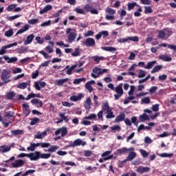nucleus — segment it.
Segmentation results:
<instances>
[{"instance_id": "56", "label": "nucleus", "mask_w": 176, "mask_h": 176, "mask_svg": "<svg viewBox=\"0 0 176 176\" xmlns=\"http://www.w3.org/2000/svg\"><path fill=\"white\" fill-rule=\"evenodd\" d=\"M38 122H39V118H34L32 119V120L30 122V125L35 126V124H36V123H38Z\"/></svg>"}, {"instance_id": "52", "label": "nucleus", "mask_w": 176, "mask_h": 176, "mask_svg": "<svg viewBox=\"0 0 176 176\" xmlns=\"http://www.w3.org/2000/svg\"><path fill=\"white\" fill-rule=\"evenodd\" d=\"M96 118H97V115L94 113L89 114L88 116H85L84 118V119H89V120H93Z\"/></svg>"}, {"instance_id": "32", "label": "nucleus", "mask_w": 176, "mask_h": 176, "mask_svg": "<svg viewBox=\"0 0 176 176\" xmlns=\"http://www.w3.org/2000/svg\"><path fill=\"white\" fill-rule=\"evenodd\" d=\"M65 82H68V78L56 80V85H57V86H63V85L65 84Z\"/></svg>"}, {"instance_id": "16", "label": "nucleus", "mask_w": 176, "mask_h": 176, "mask_svg": "<svg viewBox=\"0 0 176 176\" xmlns=\"http://www.w3.org/2000/svg\"><path fill=\"white\" fill-rule=\"evenodd\" d=\"M34 38H35V35L34 34H32L29 36H27L26 40L24 41V45H30V43H32V41H34Z\"/></svg>"}, {"instance_id": "43", "label": "nucleus", "mask_w": 176, "mask_h": 176, "mask_svg": "<svg viewBox=\"0 0 176 176\" xmlns=\"http://www.w3.org/2000/svg\"><path fill=\"white\" fill-rule=\"evenodd\" d=\"M35 148H36V144L31 143L30 146L27 148V151H31V152H34V151H35Z\"/></svg>"}, {"instance_id": "40", "label": "nucleus", "mask_w": 176, "mask_h": 176, "mask_svg": "<svg viewBox=\"0 0 176 176\" xmlns=\"http://www.w3.org/2000/svg\"><path fill=\"white\" fill-rule=\"evenodd\" d=\"M58 149V146L56 145L51 146L47 150H45V152H56Z\"/></svg>"}, {"instance_id": "1", "label": "nucleus", "mask_w": 176, "mask_h": 176, "mask_svg": "<svg viewBox=\"0 0 176 176\" xmlns=\"http://www.w3.org/2000/svg\"><path fill=\"white\" fill-rule=\"evenodd\" d=\"M102 109L107 113L106 119H113V118H115L112 107H109L108 101H104L102 103Z\"/></svg>"}, {"instance_id": "41", "label": "nucleus", "mask_w": 176, "mask_h": 176, "mask_svg": "<svg viewBox=\"0 0 176 176\" xmlns=\"http://www.w3.org/2000/svg\"><path fill=\"white\" fill-rule=\"evenodd\" d=\"M146 75V72H145V70H139L138 78H144Z\"/></svg>"}, {"instance_id": "61", "label": "nucleus", "mask_w": 176, "mask_h": 176, "mask_svg": "<svg viewBox=\"0 0 176 176\" xmlns=\"http://www.w3.org/2000/svg\"><path fill=\"white\" fill-rule=\"evenodd\" d=\"M140 2L142 3V5H152L151 0H140Z\"/></svg>"}, {"instance_id": "63", "label": "nucleus", "mask_w": 176, "mask_h": 176, "mask_svg": "<svg viewBox=\"0 0 176 176\" xmlns=\"http://www.w3.org/2000/svg\"><path fill=\"white\" fill-rule=\"evenodd\" d=\"M16 6H17V5L16 4H10L7 7V10L8 12H10L11 10H13V9H14V8H16Z\"/></svg>"}, {"instance_id": "48", "label": "nucleus", "mask_w": 176, "mask_h": 176, "mask_svg": "<svg viewBox=\"0 0 176 176\" xmlns=\"http://www.w3.org/2000/svg\"><path fill=\"white\" fill-rule=\"evenodd\" d=\"M27 86H28V84L27 82H21L17 86V87L18 89H27Z\"/></svg>"}, {"instance_id": "62", "label": "nucleus", "mask_w": 176, "mask_h": 176, "mask_svg": "<svg viewBox=\"0 0 176 176\" xmlns=\"http://www.w3.org/2000/svg\"><path fill=\"white\" fill-rule=\"evenodd\" d=\"M52 24V21L49 20L46 22H43V23L41 24V27H49Z\"/></svg>"}, {"instance_id": "35", "label": "nucleus", "mask_w": 176, "mask_h": 176, "mask_svg": "<svg viewBox=\"0 0 176 176\" xmlns=\"http://www.w3.org/2000/svg\"><path fill=\"white\" fill-rule=\"evenodd\" d=\"M163 68V65H156L154 67V68L151 70V74H155V72H159L160 69Z\"/></svg>"}, {"instance_id": "15", "label": "nucleus", "mask_w": 176, "mask_h": 176, "mask_svg": "<svg viewBox=\"0 0 176 176\" xmlns=\"http://www.w3.org/2000/svg\"><path fill=\"white\" fill-rule=\"evenodd\" d=\"M149 170H151V168L146 166V167H144V166H139L138 168V169L136 170V171L138 173H139V174H144V173H148V171H149Z\"/></svg>"}, {"instance_id": "19", "label": "nucleus", "mask_w": 176, "mask_h": 176, "mask_svg": "<svg viewBox=\"0 0 176 176\" xmlns=\"http://www.w3.org/2000/svg\"><path fill=\"white\" fill-rule=\"evenodd\" d=\"M124 118H126V114H124V113H120L115 119L116 123L123 122V120H124Z\"/></svg>"}, {"instance_id": "27", "label": "nucleus", "mask_w": 176, "mask_h": 176, "mask_svg": "<svg viewBox=\"0 0 176 176\" xmlns=\"http://www.w3.org/2000/svg\"><path fill=\"white\" fill-rule=\"evenodd\" d=\"M12 135H23L24 131L21 129H16L11 131Z\"/></svg>"}, {"instance_id": "26", "label": "nucleus", "mask_w": 176, "mask_h": 176, "mask_svg": "<svg viewBox=\"0 0 176 176\" xmlns=\"http://www.w3.org/2000/svg\"><path fill=\"white\" fill-rule=\"evenodd\" d=\"M159 59L162 60V61H172L173 60V58L170 57V56H167L164 54H162L159 56Z\"/></svg>"}, {"instance_id": "22", "label": "nucleus", "mask_w": 176, "mask_h": 176, "mask_svg": "<svg viewBox=\"0 0 176 176\" xmlns=\"http://www.w3.org/2000/svg\"><path fill=\"white\" fill-rule=\"evenodd\" d=\"M109 35V34L108 33V31H102L96 35V39H100L101 36H103V38H107V36Z\"/></svg>"}, {"instance_id": "11", "label": "nucleus", "mask_w": 176, "mask_h": 176, "mask_svg": "<svg viewBox=\"0 0 176 176\" xmlns=\"http://www.w3.org/2000/svg\"><path fill=\"white\" fill-rule=\"evenodd\" d=\"M91 76L92 78H94L95 79L97 78H100V75H101V68L99 67H95L93 69Z\"/></svg>"}, {"instance_id": "34", "label": "nucleus", "mask_w": 176, "mask_h": 176, "mask_svg": "<svg viewBox=\"0 0 176 176\" xmlns=\"http://www.w3.org/2000/svg\"><path fill=\"white\" fill-rule=\"evenodd\" d=\"M101 49L105 52H116V48L113 47H102Z\"/></svg>"}, {"instance_id": "28", "label": "nucleus", "mask_w": 176, "mask_h": 176, "mask_svg": "<svg viewBox=\"0 0 176 176\" xmlns=\"http://www.w3.org/2000/svg\"><path fill=\"white\" fill-rule=\"evenodd\" d=\"M1 149V153H6V152H9L12 147L10 146L2 145L0 146Z\"/></svg>"}, {"instance_id": "7", "label": "nucleus", "mask_w": 176, "mask_h": 176, "mask_svg": "<svg viewBox=\"0 0 176 176\" xmlns=\"http://www.w3.org/2000/svg\"><path fill=\"white\" fill-rule=\"evenodd\" d=\"M58 134H60L61 137H65V135L68 134V129H67L65 126L57 129L55 131V135H58Z\"/></svg>"}, {"instance_id": "36", "label": "nucleus", "mask_w": 176, "mask_h": 176, "mask_svg": "<svg viewBox=\"0 0 176 176\" xmlns=\"http://www.w3.org/2000/svg\"><path fill=\"white\" fill-rule=\"evenodd\" d=\"M129 152V149L126 147H123L122 148L117 150L118 155H122V153H127Z\"/></svg>"}, {"instance_id": "13", "label": "nucleus", "mask_w": 176, "mask_h": 176, "mask_svg": "<svg viewBox=\"0 0 176 176\" xmlns=\"http://www.w3.org/2000/svg\"><path fill=\"white\" fill-rule=\"evenodd\" d=\"M80 145L85 146V145H86V142H83L80 139H76L73 143L71 144V146H79Z\"/></svg>"}, {"instance_id": "64", "label": "nucleus", "mask_w": 176, "mask_h": 176, "mask_svg": "<svg viewBox=\"0 0 176 176\" xmlns=\"http://www.w3.org/2000/svg\"><path fill=\"white\" fill-rule=\"evenodd\" d=\"M45 50L47 53H53V47H52V45H47L45 47Z\"/></svg>"}, {"instance_id": "50", "label": "nucleus", "mask_w": 176, "mask_h": 176, "mask_svg": "<svg viewBox=\"0 0 176 176\" xmlns=\"http://www.w3.org/2000/svg\"><path fill=\"white\" fill-rule=\"evenodd\" d=\"M12 35H13V29H10L5 32V36L7 38H10V36H12Z\"/></svg>"}, {"instance_id": "20", "label": "nucleus", "mask_w": 176, "mask_h": 176, "mask_svg": "<svg viewBox=\"0 0 176 176\" xmlns=\"http://www.w3.org/2000/svg\"><path fill=\"white\" fill-rule=\"evenodd\" d=\"M23 108V113H25V116H28L30 113V106L27 103H24L22 104Z\"/></svg>"}, {"instance_id": "45", "label": "nucleus", "mask_w": 176, "mask_h": 176, "mask_svg": "<svg viewBox=\"0 0 176 176\" xmlns=\"http://www.w3.org/2000/svg\"><path fill=\"white\" fill-rule=\"evenodd\" d=\"M81 82H86V78H78V79H75L74 80V85H79V83H80Z\"/></svg>"}, {"instance_id": "24", "label": "nucleus", "mask_w": 176, "mask_h": 176, "mask_svg": "<svg viewBox=\"0 0 176 176\" xmlns=\"http://www.w3.org/2000/svg\"><path fill=\"white\" fill-rule=\"evenodd\" d=\"M52 9H53V6H52V5H47L43 10H40L39 13L40 14H43L47 12H49V10H52Z\"/></svg>"}, {"instance_id": "2", "label": "nucleus", "mask_w": 176, "mask_h": 176, "mask_svg": "<svg viewBox=\"0 0 176 176\" xmlns=\"http://www.w3.org/2000/svg\"><path fill=\"white\" fill-rule=\"evenodd\" d=\"M12 78L11 72L9 69H3L1 72V79L3 83L7 85L10 82V78Z\"/></svg>"}, {"instance_id": "21", "label": "nucleus", "mask_w": 176, "mask_h": 176, "mask_svg": "<svg viewBox=\"0 0 176 176\" xmlns=\"http://www.w3.org/2000/svg\"><path fill=\"white\" fill-rule=\"evenodd\" d=\"M85 109H90L91 108V98L90 97L87 98L84 103Z\"/></svg>"}, {"instance_id": "51", "label": "nucleus", "mask_w": 176, "mask_h": 176, "mask_svg": "<svg viewBox=\"0 0 176 176\" xmlns=\"http://www.w3.org/2000/svg\"><path fill=\"white\" fill-rule=\"evenodd\" d=\"M142 104H149L151 102V98L149 97H145L141 100Z\"/></svg>"}, {"instance_id": "12", "label": "nucleus", "mask_w": 176, "mask_h": 176, "mask_svg": "<svg viewBox=\"0 0 176 176\" xmlns=\"http://www.w3.org/2000/svg\"><path fill=\"white\" fill-rule=\"evenodd\" d=\"M13 168H19V167H23L24 166V161L23 160H16L14 162L11 164Z\"/></svg>"}, {"instance_id": "3", "label": "nucleus", "mask_w": 176, "mask_h": 176, "mask_svg": "<svg viewBox=\"0 0 176 176\" xmlns=\"http://www.w3.org/2000/svg\"><path fill=\"white\" fill-rule=\"evenodd\" d=\"M66 34L68 35L67 42L69 43H72L76 39V30L72 28H67L66 30Z\"/></svg>"}, {"instance_id": "5", "label": "nucleus", "mask_w": 176, "mask_h": 176, "mask_svg": "<svg viewBox=\"0 0 176 176\" xmlns=\"http://www.w3.org/2000/svg\"><path fill=\"white\" fill-rule=\"evenodd\" d=\"M106 13L108 14L105 16L106 20H113V19H115V17L113 16V14L116 13V10L108 7L106 9Z\"/></svg>"}, {"instance_id": "23", "label": "nucleus", "mask_w": 176, "mask_h": 176, "mask_svg": "<svg viewBox=\"0 0 176 176\" xmlns=\"http://www.w3.org/2000/svg\"><path fill=\"white\" fill-rule=\"evenodd\" d=\"M84 96L83 94H79L77 96H72L70 98V101H79L80 100H82V98H83Z\"/></svg>"}, {"instance_id": "53", "label": "nucleus", "mask_w": 176, "mask_h": 176, "mask_svg": "<svg viewBox=\"0 0 176 176\" xmlns=\"http://www.w3.org/2000/svg\"><path fill=\"white\" fill-rule=\"evenodd\" d=\"M158 155L160 157H171V156H173V154L167 153H161V154H158Z\"/></svg>"}, {"instance_id": "17", "label": "nucleus", "mask_w": 176, "mask_h": 176, "mask_svg": "<svg viewBox=\"0 0 176 176\" xmlns=\"http://www.w3.org/2000/svg\"><path fill=\"white\" fill-rule=\"evenodd\" d=\"M78 67V65H72L71 67L69 65L66 66V67L65 68V69H67V75H72V72L74 71V69H75V68H76Z\"/></svg>"}, {"instance_id": "46", "label": "nucleus", "mask_w": 176, "mask_h": 176, "mask_svg": "<svg viewBox=\"0 0 176 176\" xmlns=\"http://www.w3.org/2000/svg\"><path fill=\"white\" fill-rule=\"evenodd\" d=\"M52 156V155L50 153H43L41 154L40 153V157L41 159H49V157H50Z\"/></svg>"}, {"instance_id": "38", "label": "nucleus", "mask_w": 176, "mask_h": 176, "mask_svg": "<svg viewBox=\"0 0 176 176\" xmlns=\"http://www.w3.org/2000/svg\"><path fill=\"white\" fill-rule=\"evenodd\" d=\"M92 58L94 61H95L96 63H97V64H98L100 61H102V60H104V56H94L92 57Z\"/></svg>"}, {"instance_id": "54", "label": "nucleus", "mask_w": 176, "mask_h": 176, "mask_svg": "<svg viewBox=\"0 0 176 176\" xmlns=\"http://www.w3.org/2000/svg\"><path fill=\"white\" fill-rule=\"evenodd\" d=\"M23 72V69L20 67H15L12 69V74H21Z\"/></svg>"}, {"instance_id": "18", "label": "nucleus", "mask_w": 176, "mask_h": 176, "mask_svg": "<svg viewBox=\"0 0 176 176\" xmlns=\"http://www.w3.org/2000/svg\"><path fill=\"white\" fill-rule=\"evenodd\" d=\"M91 85H96V81L91 80L85 84L86 89L89 90V93H91L93 91V87H91Z\"/></svg>"}, {"instance_id": "33", "label": "nucleus", "mask_w": 176, "mask_h": 176, "mask_svg": "<svg viewBox=\"0 0 176 176\" xmlns=\"http://www.w3.org/2000/svg\"><path fill=\"white\" fill-rule=\"evenodd\" d=\"M59 116L61 118L62 120L65 122H69V116H65V113H59Z\"/></svg>"}, {"instance_id": "57", "label": "nucleus", "mask_w": 176, "mask_h": 176, "mask_svg": "<svg viewBox=\"0 0 176 176\" xmlns=\"http://www.w3.org/2000/svg\"><path fill=\"white\" fill-rule=\"evenodd\" d=\"M74 11L76 12V13H78V14H85V10H83V9L76 8L74 9Z\"/></svg>"}, {"instance_id": "31", "label": "nucleus", "mask_w": 176, "mask_h": 176, "mask_svg": "<svg viewBox=\"0 0 176 176\" xmlns=\"http://www.w3.org/2000/svg\"><path fill=\"white\" fill-rule=\"evenodd\" d=\"M136 156H137V153H135V152H131L127 156L126 161L131 162V160H134Z\"/></svg>"}, {"instance_id": "59", "label": "nucleus", "mask_w": 176, "mask_h": 176, "mask_svg": "<svg viewBox=\"0 0 176 176\" xmlns=\"http://www.w3.org/2000/svg\"><path fill=\"white\" fill-rule=\"evenodd\" d=\"M80 53H79V49L78 48H76L75 51L74 52H72V56L73 57H78V56H80Z\"/></svg>"}, {"instance_id": "8", "label": "nucleus", "mask_w": 176, "mask_h": 176, "mask_svg": "<svg viewBox=\"0 0 176 176\" xmlns=\"http://www.w3.org/2000/svg\"><path fill=\"white\" fill-rule=\"evenodd\" d=\"M28 157L32 161L38 160L41 158V152L34 151V153H29Z\"/></svg>"}, {"instance_id": "4", "label": "nucleus", "mask_w": 176, "mask_h": 176, "mask_svg": "<svg viewBox=\"0 0 176 176\" xmlns=\"http://www.w3.org/2000/svg\"><path fill=\"white\" fill-rule=\"evenodd\" d=\"M114 91H116V94H114V98L115 100H119L120 97H122L123 96L124 91H123V84L121 83L118 85L116 89H114Z\"/></svg>"}, {"instance_id": "30", "label": "nucleus", "mask_w": 176, "mask_h": 176, "mask_svg": "<svg viewBox=\"0 0 176 176\" xmlns=\"http://www.w3.org/2000/svg\"><path fill=\"white\" fill-rule=\"evenodd\" d=\"M30 29V25H25L23 26V28H21V30H18L16 35H19L20 34H23V32H25V31H28V30Z\"/></svg>"}, {"instance_id": "60", "label": "nucleus", "mask_w": 176, "mask_h": 176, "mask_svg": "<svg viewBox=\"0 0 176 176\" xmlns=\"http://www.w3.org/2000/svg\"><path fill=\"white\" fill-rule=\"evenodd\" d=\"M103 115H104V111H102V110L100 111L98 113V118L100 120H104Z\"/></svg>"}, {"instance_id": "47", "label": "nucleus", "mask_w": 176, "mask_h": 176, "mask_svg": "<svg viewBox=\"0 0 176 176\" xmlns=\"http://www.w3.org/2000/svg\"><path fill=\"white\" fill-rule=\"evenodd\" d=\"M140 152L142 156H143V157H144V158H146V157H148V156H149V153L146 152V151H145V150L140 149Z\"/></svg>"}, {"instance_id": "39", "label": "nucleus", "mask_w": 176, "mask_h": 176, "mask_svg": "<svg viewBox=\"0 0 176 176\" xmlns=\"http://www.w3.org/2000/svg\"><path fill=\"white\" fill-rule=\"evenodd\" d=\"M111 130L113 133H116V131H120V130H122V128L119 125H114L111 127Z\"/></svg>"}, {"instance_id": "49", "label": "nucleus", "mask_w": 176, "mask_h": 176, "mask_svg": "<svg viewBox=\"0 0 176 176\" xmlns=\"http://www.w3.org/2000/svg\"><path fill=\"white\" fill-rule=\"evenodd\" d=\"M152 12H153V10L151 6L144 7V13H146V14H148V13H152Z\"/></svg>"}, {"instance_id": "10", "label": "nucleus", "mask_w": 176, "mask_h": 176, "mask_svg": "<svg viewBox=\"0 0 176 176\" xmlns=\"http://www.w3.org/2000/svg\"><path fill=\"white\" fill-rule=\"evenodd\" d=\"M3 58L8 63V64H12L13 63H16V61H19V58L17 57L14 56V57H9L7 55H5L3 56Z\"/></svg>"}, {"instance_id": "6", "label": "nucleus", "mask_w": 176, "mask_h": 176, "mask_svg": "<svg viewBox=\"0 0 176 176\" xmlns=\"http://www.w3.org/2000/svg\"><path fill=\"white\" fill-rule=\"evenodd\" d=\"M82 45L87 47H92V46L96 45V41L93 38H87L84 41H82Z\"/></svg>"}, {"instance_id": "37", "label": "nucleus", "mask_w": 176, "mask_h": 176, "mask_svg": "<svg viewBox=\"0 0 176 176\" xmlns=\"http://www.w3.org/2000/svg\"><path fill=\"white\" fill-rule=\"evenodd\" d=\"M139 119L140 122H145V120H149V116L146 113H143L142 116H140Z\"/></svg>"}, {"instance_id": "14", "label": "nucleus", "mask_w": 176, "mask_h": 176, "mask_svg": "<svg viewBox=\"0 0 176 176\" xmlns=\"http://www.w3.org/2000/svg\"><path fill=\"white\" fill-rule=\"evenodd\" d=\"M46 86V82L43 81H36L34 82V87L36 90L40 91L41 87H45Z\"/></svg>"}, {"instance_id": "25", "label": "nucleus", "mask_w": 176, "mask_h": 176, "mask_svg": "<svg viewBox=\"0 0 176 176\" xmlns=\"http://www.w3.org/2000/svg\"><path fill=\"white\" fill-rule=\"evenodd\" d=\"M47 135V132L43 131L42 133H38L37 135L34 136V138H36V140H42L43 138H45Z\"/></svg>"}, {"instance_id": "58", "label": "nucleus", "mask_w": 176, "mask_h": 176, "mask_svg": "<svg viewBox=\"0 0 176 176\" xmlns=\"http://www.w3.org/2000/svg\"><path fill=\"white\" fill-rule=\"evenodd\" d=\"M135 5H137V3L134 2V3H128V9L129 10H133V9H134V8L135 7Z\"/></svg>"}, {"instance_id": "55", "label": "nucleus", "mask_w": 176, "mask_h": 176, "mask_svg": "<svg viewBox=\"0 0 176 176\" xmlns=\"http://www.w3.org/2000/svg\"><path fill=\"white\" fill-rule=\"evenodd\" d=\"M158 38H160V39H164V38H166V33H164V31H160L158 33Z\"/></svg>"}, {"instance_id": "44", "label": "nucleus", "mask_w": 176, "mask_h": 176, "mask_svg": "<svg viewBox=\"0 0 176 176\" xmlns=\"http://www.w3.org/2000/svg\"><path fill=\"white\" fill-rule=\"evenodd\" d=\"M128 41H131V42H138L140 39L138 38V36H128Z\"/></svg>"}, {"instance_id": "9", "label": "nucleus", "mask_w": 176, "mask_h": 176, "mask_svg": "<svg viewBox=\"0 0 176 176\" xmlns=\"http://www.w3.org/2000/svg\"><path fill=\"white\" fill-rule=\"evenodd\" d=\"M13 46H17V43L8 44L7 45L1 47L0 50V56H3V54L6 53V49H10V47H13Z\"/></svg>"}, {"instance_id": "42", "label": "nucleus", "mask_w": 176, "mask_h": 176, "mask_svg": "<svg viewBox=\"0 0 176 176\" xmlns=\"http://www.w3.org/2000/svg\"><path fill=\"white\" fill-rule=\"evenodd\" d=\"M14 96H15L14 92L10 91V92L7 93L6 98H8V100H12V98H14Z\"/></svg>"}, {"instance_id": "29", "label": "nucleus", "mask_w": 176, "mask_h": 176, "mask_svg": "<svg viewBox=\"0 0 176 176\" xmlns=\"http://www.w3.org/2000/svg\"><path fill=\"white\" fill-rule=\"evenodd\" d=\"M156 60H153L151 62H148L147 65L144 66L145 69H152L153 68V66L156 64Z\"/></svg>"}]
</instances>
